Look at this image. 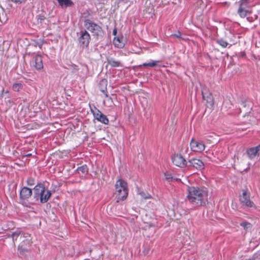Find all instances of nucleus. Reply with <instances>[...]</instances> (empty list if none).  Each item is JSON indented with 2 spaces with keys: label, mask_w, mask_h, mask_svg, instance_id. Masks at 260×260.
<instances>
[{
  "label": "nucleus",
  "mask_w": 260,
  "mask_h": 260,
  "mask_svg": "<svg viewBox=\"0 0 260 260\" xmlns=\"http://www.w3.org/2000/svg\"><path fill=\"white\" fill-rule=\"evenodd\" d=\"M164 175H165V179L169 181H173L174 180H176L178 181L180 180V179L175 178L173 177L171 174H169L167 172L165 173Z\"/></svg>",
  "instance_id": "22"
},
{
  "label": "nucleus",
  "mask_w": 260,
  "mask_h": 260,
  "mask_svg": "<svg viewBox=\"0 0 260 260\" xmlns=\"http://www.w3.org/2000/svg\"><path fill=\"white\" fill-rule=\"evenodd\" d=\"M39 19L40 20V22H42V21L44 19V17L43 16H40L39 17Z\"/></svg>",
  "instance_id": "30"
},
{
  "label": "nucleus",
  "mask_w": 260,
  "mask_h": 260,
  "mask_svg": "<svg viewBox=\"0 0 260 260\" xmlns=\"http://www.w3.org/2000/svg\"><path fill=\"white\" fill-rule=\"evenodd\" d=\"M259 148L258 146L255 147H252L247 150V154L248 157L252 159L258 154Z\"/></svg>",
  "instance_id": "16"
},
{
  "label": "nucleus",
  "mask_w": 260,
  "mask_h": 260,
  "mask_svg": "<svg viewBox=\"0 0 260 260\" xmlns=\"http://www.w3.org/2000/svg\"><path fill=\"white\" fill-rule=\"evenodd\" d=\"M77 170L80 172H82V173H86L88 172L87 167L86 165L82 166L77 168Z\"/></svg>",
  "instance_id": "25"
},
{
  "label": "nucleus",
  "mask_w": 260,
  "mask_h": 260,
  "mask_svg": "<svg viewBox=\"0 0 260 260\" xmlns=\"http://www.w3.org/2000/svg\"><path fill=\"white\" fill-rule=\"evenodd\" d=\"M190 148L192 151L201 152L205 150V145L202 141L192 139L190 143Z\"/></svg>",
  "instance_id": "8"
},
{
  "label": "nucleus",
  "mask_w": 260,
  "mask_h": 260,
  "mask_svg": "<svg viewBox=\"0 0 260 260\" xmlns=\"http://www.w3.org/2000/svg\"><path fill=\"white\" fill-rule=\"evenodd\" d=\"M258 148H259L258 155H260V145L258 146Z\"/></svg>",
  "instance_id": "34"
},
{
  "label": "nucleus",
  "mask_w": 260,
  "mask_h": 260,
  "mask_svg": "<svg viewBox=\"0 0 260 260\" xmlns=\"http://www.w3.org/2000/svg\"><path fill=\"white\" fill-rule=\"evenodd\" d=\"M106 82V81L104 80H103L101 81V83H105Z\"/></svg>",
  "instance_id": "35"
},
{
  "label": "nucleus",
  "mask_w": 260,
  "mask_h": 260,
  "mask_svg": "<svg viewBox=\"0 0 260 260\" xmlns=\"http://www.w3.org/2000/svg\"><path fill=\"white\" fill-rule=\"evenodd\" d=\"M159 62L158 60H151L148 63H144L142 66L144 67L149 66L151 67H155L157 65V63Z\"/></svg>",
  "instance_id": "24"
},
{
  "label": "nucleus",
  "mask_w": 260,
  "mask_h": 260,
  "mask_svg": "<svg viewBox=\"0 0 260 260\" xmlns=\"http://www.w3.org/2000/svg\"><path fill=\"white\" fill-rule=\"evenodd\" d=\"M26 183L27 185L32 186L35 184V179L32 177H29L26 181Z\"/></svg>",
  "instance_id": "28"
},
{
  "label": "nucleus",
  "mask_w": 260,
  "mask_h": 260,
  "mask_svg": "<svg viewBox=\"0 0 260 260\" xmlns=\"http://www.w3.org/2000/svg\"><path fill=\"white\" fill-rule=\"evenodd\" d=\"M240 201L243 205L249 208H255V205L250 199L249 196L246 191H243L240 198Z\"/></svg>",
  "instance_id": "9"
},
{
  "label": "nucleus",
  "mask_w": 260,
  "mask_h": 260,
  "mask_svg": "<svg viewBox=\"0 0 260 260\" xmlns=\"http://www.w3.org/2000/svg\"><path fill=\"white\" fill-rule=\"evenodd\" d=\"M78 40L81 47L83 48L85 47L86 48L89 45L90 40V36L86 30L82 31Z\"/></svg>",
  "instance_id": "5"
},
{
  "label": "nucleus",
  "mask_w": 260,
  "mask_h": 260,
  "mask_svg": "<svg viewBox=\"0 0 260 260\" xmlns=\"http://www.w3.org/2000/svg\"><path fill=\"white\" fill-rule=\"evenodd\" d=\"M114 193L117 202L125 200L128 194L127 182L121 179H118L115 185Z\"/></svg>",
  "instance_id": "2"
},
{
  "label": "nucleus",
  "mask_w": 260,
  "mask_h": 260,
  "mask_svg": "<svg viewBox=\"0 0 260 260\" xmlns=\"http://www.w3.org/2000/svg\"><path fill=\"white\" fill-rule=\"evenodd\" d=\"M113 44L116 47L122 48L125 45L123 38L115 37L113 39Z\"/></svg>",
  "instance_id": "17"
},
{
  "label": "nucleus",
  "mask_w": 260,
  "mask_h": 260,
  "mask_svg": "<svg viewBox=\"0 0 260 260\" xmlns=\"http://www.w3.org/2000/svg\"><path fill=\"white\" fill-rule=\"evenodd\" d=\"M188 163L189 167H192L199 170H202L204 168L203 161L199 159L192 158L189 160Z\"/></svg>",
  "instance_id": "13"
},
{
  "label": "nucleus",
  "mask_w": 260,
  "mask_h": 260,
  "mask_svg": "<svg viewBox=\"0 0 260 260\" xmlns=\"http://www.w3.org/2000/svg\"><path fill=\"white\" fill-rule=\"evenodd\" d=\"M23 238L25 239V240H22L18 246V250L21 254L27 251L28 248L31 244L30 236L29 234L28 237Z\"/></svg>",
  "instance_id": "7"
},
{
  "label": "nucleus",
  "mask_w": 260,
  "mask_h": 260,
  "mask_svg": "<svg viewBox=\"0 0 260 260\" xmlns=\"http://www.w3.org/2000/svg\"><path fill=\"white\" fill-rule=\"evenodd\" d=\"M107 62L112 67H121L122 64L120 61L116 60L112 58H109L107 59Z\"/></svg>",
  "instance_id": "20"
},
{
  "label": "nucleus",
  "mask_w": 260,
  "mask_h": 260,
  "mask_svg": "<svg viewBox=\"0 0 260 260\" xmlns=\"http://www.w3.org/2000/svg\"><path fill=\"white\" fill-rule=\"evenodd\" d=\"M172 162L176 166L183 168L187 165V162L185 158L180 154H174L172 157Z\"/></svg>",
  "instance_id": "12"
},
{
  "label": "nucleus",
  "mask_w": 260,
  "mask_h": 260,
  "mask_svg": "<svg viewBox=\"0 0 260 260\" xmlns=\"http://www.w3.org/2000/svg\"><path fill=\"white\" fill-rule=\"evenodd\" d=\"M31 67L37 70L40 71L43 68L42 57L40 55H36L34 57L30 62Z\"/></svg>",
  "instance_id": "10"
},
{
  "label": "nucleus",
  "mask_w": 260,
  "mask_h": 260,
  "mask_svg": "<svg viewBox=\"0 0 260 260\" xmlns=\"http://www.w3.org/2000/svg\"><path fill=\"white\" fill-rule=\"evenodd\" d=\"M28 236V234L27 233L23 232L20 230H17L13 232L11 234L8 235V238H12L14 246L15 247V242L18 239H21L24 237H27Z\"/></svg>",
  "instance_id": "11"
},
{
  "label": "nucleus",
  "mask_w": 260,
  "mask_h": 260,
  "mask_svg": "<svg viewBox=\"0 0 260 260\" xmlns=\"http://www.w3.org/2000/svg\"><path fill=\"white\" fill-rule=\"evenodd\" d=\"M202 95L203 99L207 101V102L211 105H212L213 99L212 95L209 92H206V91H202Z\"/></svg>",
  "instance_id": "18"
},
{
  "label": "nucleus",
  "mask_w": 260,
  "mask_h": 260,
  "mask_svg": "<svg viewBox=\"0 0 260 260\" xmlns=\"http://www.w3.org/2000/svg\"><path fill=\"white\" fill-rule=\"evenodd\" d=\"M34 197L36 201H40L41 203L47 202L51 196V191L46 189L45 185L42 183H38L34 188Z\"/></svg>",
  "instance_id": "3"
},
{
  "label": "nucleus",
  "mask_w": 260,
  "mask_h": 260,
  "mask_svg": "<svg viewBox=\"0 0 260 260\" xmlns=\"http://www.w3.org/2000/svg\"><path fill=\"white\" fill-rule=\"evenodd\" d=\"M23 88V85L21 83H15L12 86V89L14 91H19Z\"/></svg>",
  "instance_id": "21"
},
{
  "label": "nucleus",
  "mask_w": 260,
  "mask_h": 260,
  "mask_svg": "<svg viewBox=\"0 0 260 260\" xmlns=\"http://www.w3.org/2000/svg\"><path fill=\"white\" fill-rule=\"evenodd\" d=\"M116 34H117V30H116V29L115 28V29H114L113 30V35L114 36H116Z\"/></svg>",
  "instance_id": "31"
},
{
  "label": "nucleus",
  "mask_w": 260,
  "mask_h": 260,
  "mask_svg": "<svg viewBox=\"0 0 260 260\" xmlns=\"http://www.w3.org/2000/svg\"><path fill=\"white\" fill-rule=\"evenodd\" d=\"M240 225L242 226L245 230H247L251 227V224L248 222H242L240 223Z\"/></svg>",
  "instance_id": "26"
},
{
  "label": "nucleus",
  "mask_w": 260,
  "mask_h": 260,
  "mask_svg": "<svg viewBox=\"0 0 260 260\" xmlns=\"http://www.w3.org/2000/svg\"><path fill=\"white\" fill-rule=\"evenodd\" d=\"M59 5L62 8H67L71 7L73 5L71 0H57Z\"/></svg>",
  "instance_id": "19"
},
{
  "label": "nucleus",
  "mask_w": 260,
  "mask_h": 260,
  "mask_svg": "<svg viewBox=\"0 0 260 260\" xmlns=\"http://www.w3.org/2000/svg\"><path fill=\"white\" fill-rule=\"evenodd\" d=\"M93 114L95 119L99 121L108 124L109 123V119L106 115L103 114L99 110L96 109V111L93 112Z\"/></svg>",
  "instance_id": "14"
},
{
  "label": "nucleus",
  "mask_w": 260,
  "mask_h": 260,
  "mask_svg": "<svg viewBox=\"0 0 260 260\" xmlns=\"http://www.w3.org/2000/svg\"><path fill=\"white\" fill-rule=\"evenodd\" d=\"M217 42L218 44L224 48L226 47L228 45V42L223 39H219L217 41Z\"/></svg>",
  "instance_id": "27"
},
{
  "label": "nucleus",
  "mask_w": 260,
  "mask_h": 260,
  "mask_svg": "<svg viewBox=\"0 0 260 260\" xmlns=\"http://www.w3.org/2000/svg\"><path fill=\"white\" fill-rule=\"evenodd\" d=\"M84 26L89 31L93 33L94 35L99 36L102 33V27L89 19L84 21Z\"/></svg>",
  "instance_id": "4"
},
{
  "label": "nucleus",
  "mask_w": 260,
  "mask_h": 260,
  "mask_svg": "<svg viewBox=\"0 0 260 260\" xmlns=\"http://www.w3.org/2000/svg\"><path fill=\"white\" fill-rule=\"evenodd\" d=\"M240 6L238 13L242 18L245 17L248 12L249 3L248 0H241L239 2Z\"/></svg>",
  "instance_id": "6"
},
{
  "label": "nucleus",
  "mask_w": 260,
  "mask_h": 260,
  "mask_svg": "<svg viewBox=\"0 0 260 260\" xmlns=\"http://www.w3.org/2000/svg\"><path fill=\"white\" fill-rule=\"evenodd\" d=\"M241 104H242V105L244 107H246V102H242Z\"/></svg>",
  "instance_id": "33"
},
{
  "label": "nucleus",
  "mask_w": 260,
  "mask_h": 260,
  "mask_svg": "<svg viewBox=\"0 0 260 260\" xmlns=\"http://www.w3.org/2000/svg\"><path fill=\"white\" fill-rule=\"evenodd\" d=\"M173 36L177 38H179L181 37V34L180 32H178L177 34L173 35Z\"/></svg>",
  "instance_id": "29"
},
{
  "label": "nucleus",
  "mask_w": 260,
  "mask_h": 260,
  "mask_svg": "<svg viewBox=\"0 0 260 260\" xmlns=\"http://www.w3.org/2000/svg\"><path fill=\"white\" fill-rule=\"evenodd\" d=\"M30 155H31V154H27L26 155V156H30Z\"/></svg>",
  "instance_id": "37"
},
{
  "label": "nucleus",
  "mask_w": 260,
  "mask_h": 260,
  "mask_svg": "<svg viewBox=\"0 0 260 260\" xmlns=\"http://www.w3.org/2000/svg\"><path fill=\"white\" fill-rule=\"evenodd\" d=\"M19 240H20V241H22V240H25V239H24V238H22L21 239H20Z\"/></svg>",
  "instance_id": "36"
},
{
  "label": "nucleus",
  "mask_w": 260,
  "mask_h": 260,
  "mask_svg": "<svg viewBox=\"0 0 260 260\" xmlns=\"http://www.w3.org/2000/svg\"><path fill=\"white\" fill-rule=\"evenodd\" d=\"M32 195V190L27 187H23L20 191V199L21 201L27 200Z\"/></svg>",
  "instance_id": "15"
},
{
  "label": "nucleus",
  "mask_w": 260,
  "mask_h": 260,
  "mask_svg": "<svg viewBox=\"0 0 260 260\" xmlns=\"http://www.w3.org/2000/svg\"><path fill=\"white\" fill-rule=\"evenodd\" d=\"M186 199L194 207L203 206L208 200V190L205 187L187 186Z\"/></svg>",
  "instance_id": "1"
},
{
  "label": "nucleus",
  "mask_w": 260,
  "mask_h": 260,
  "mask_svg": "<svg viewBox=\"0 0 260 260\" xmlns=\"http://www.w3.org/2000/svg\"><path fill=\"white\" fill-rule=\"evenodd\" d=\"M246 260H255V255H253L252 257L246 259Z\"/></svg>",
  "instance_id": "32"
},
{
  "label": "nucleus",
  "mask_w": 260,
  "mask_h": 260,
  "mask_svg": "<svg viewBox=\"0 0 260 260\" xmlns=\"http://www.w3.org/2000/svg\"><path fill=\"white\" fill-rule=\"evenodd\" d=\"M138 193L141 196V198L144 199H148L151 198V195L149 193H146L143 191L140 190V189L138 190Z\"/></svg>",
  "instance_id": "23"
}]
</instances>
